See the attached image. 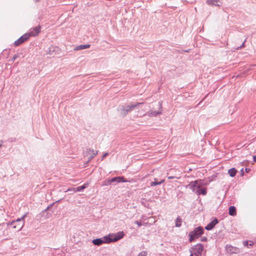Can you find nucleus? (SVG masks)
I'll list each match as a JSON object with an SVG mask.
<instances>
[{"mask_svg":"<svg viewBox=\"0 0 256 256\" xmlns=\"http://www.w3.org/2000/svg\"><path fill=\"white\" fill-rule=\"evenodd\" d=\"M202 184L203 182L202 180H197L191 182L190 184L186 186V188L191 189L194 192L198 195L202 194L205 196L206 194V188H201Z\"/></svg>","mask_w":256,"mask_h":256,"instance_id":"f257e3e1","label":"nucleus"},{"mask_svg":"<svg viewBox=\"0 0 256 256\" xmlns=\"http://www.w3.org/2000/svg\"><path fill=\"white\" fill-rule=\"evenodd\" d=\"M142 103L137 102L136 104H130L128 105L122 106L118 109L119 113L122 117L125 116L128 112L137 108L139 105Z\"/></svg>","mask_w":256,"mask_h":256,"instance_id":"f03ea898","label":"nucleus"},{"mask_svg":"<svg viewBox=\"0 0 256 256\" xmlns=\"http://www.w3.org/2000/svg\"><path fill=\"white\" fill-rule=\"evenodd\" d=\"M26 216V214H24L20 218H18L16 220V224L13 226L12 228L18 231L20 230L24 225V219Z\"/></svg>","mask_w":256,"mask_h":256,"instance_id":"7ed1b4c3","label":"nucleus"},{"mask_svg":"<svg viewBox=\"0 0 256 256\" xmlns=\"http://www.w3.org/2000/svg\"><path fill=\"white\" fill-rule=\"evenodd\" d=\"M112 242L111 238L108 236H104L102 238H96L92 240V243L96 246H100L102 244H108Z\"/></svg>","mask_w":256,"mask_h":256,"instance_id":"20e7f679","label":"nucleus"},{"mask_svg":"<svg viewBox=\"0 0 256 256\" xmlns=\"http://www.w3.org/2000/svg\"><path fill=\"white\" fill-rule=\"evenodd\" d=\"M200 236L204 233V229L202 226H198L194 231L190 232L188 236H190V241L191 242L194 239V234Z\"/></svg>","mask_w":256,"mask_h":256,"instance_id":"39448f33","label":"nucleus"},{"mask_svg":"<svg viewBox=\"0 0 256 256\" xmlns=\"http://www.w3.org/2000/svg\"><path fill=\"white\" fill-rule=\"evenodd\" d=\"M203 250V246L201 244H198L192 248V251H191V254L192 253L194 256H201V253Z\"/></svg>","mask_w":256,"mask_h":256,"instance_id":"423d86ee","label":"nucleus"},{"mask_svg":"<svg viewBox=\"0 0 256 256\" xmlns=\"http://www.w3.org/2000/svg\"><path fill=\"white\" fill-rule=\"evenodd\" d=\"M28 38L29 36L28 34H25L24 35H22L21 37H20L18 40L15 41L14 44L15 46H18L22 44L23 42H24Z\"/></svg>","mask_w":256,"mask_h":256,"instance_id":"0eeeda50","label":"nucleus"},{"mask_svg":"<svg viewBox=\"0 0 256 256\" xmlns=\"http://www.w3.org/2000/svg\"><path fill=\"white\" fill-rule=\"evenodd\" d=\"M112 240V242H116L118 240H119L122 238L124 236V233L123 232H120L116 233L114 234H112L108 236Z\"/></svg>","mask_w":256,"mask_h":256,"instance_id":"6e6552de","label":"nucleus"},{"mask_svg":"<svg viewBox=\"0 0 256 256\" xmlns=\"http://www.w3.org/2000/svg\"><path fill=\"white\" fill-rule=\"evenodd\" d=\"M40 29L41 26H36L30 30V32L27 34L29 36V38L30 36H38V34L40 32Z\"/></svg>","mask_w":256,"mask_h":256,"instance_id":"1a4fd4ad","label":"nucleus"},{"mask_svg":"<svg viewBox=\"0 0 256 256\" xmlns=\"http://www.w3.org/2000/svg\"><path fill=\"white\" fill-rule=\"evenodd\" d=\"M159 110L158 111L150 110L148 112L147 114L149 116H156L158 114H160L162 113V104L159 102L158 104Z\"/></svg>","mask_w":256,"mask_h":256,"instance_id":"9d476101","label":"nucleus"},{"mask_svg":"<svg viewBox=\"0 0 256 256\" xmlns=\"http://www.w3.org/2000/svg\"><path fill=\"white\" fill-rule=\"evenodd\" d=\"M88 186V184H84L83 186H80L77 187L76 188H69L67 190L66 192H69V191H72L74 192H80L83 190L84 189H85Z\"/></svg>","mask_w":256,"mask_h":256,"instance_id":"9b49d317","label":"nucleus"},{"mask_svg":"<svg viewBox=\"0 0 256 256\" xmlns=\"http://www.w3.org/2000/svg\"><path fill=\"white\" fill-rule=\"evenodd\" d=\"M218 223V220L216 218L214 219L212 222L209 223L206 227V230H212L214 227Z\"/></svg>","mask_w":256,"mask_h":256,"instance_id":"f8f14e48","label":"nucleus"},{"mask_svg":"<svg viewBox=\"0 0 256 256\" xmlns=\"http://www.w3.org/2000/svg\"><path fill=\"white\" fill-rule=\"evenodd\" d=\"M111 183L116 182L118 183L120 182H128L126 180H124V177L118 176L112 179H110Z\"/></svg>","mask_w":256,"mask_h":256,"instance_id":"ddd939ff","label":"nucleus"},{"mask_svg":"<svg viewBox=\"0 0 256 256\" xmlns=\"http://www.w3.org/2000/svg\"><path fill=\"white\" fill-rule=\"evenodd\" d=\"M90 47V44H82L76 46L74 48V50H80L88 48Z\"/></svg>","mask_w":256,"mask_h":256,"instance_id":"4468645a","label":"nucleus"},{"mask_svg":"<svg viewBox=\"0 0 256 256\" xmlns=\"http://www.w3.org/2000/svg\"><path fill=\"white\" fill-rule=\"evenodd\" d=\"M89 152H91V156L88 158V162L90 161L98 154V151H94L93 149H89Z\"/></svg>","mask_w":256,"mask_h":256,"instance_id":"2eb2a0df","label":"nucleus"},{"mask_svg":"<svg viewBox=\"0 0 256 256\" xmlns=\"http://www.w3.org/2000/svg\"><path fill=\"white\" fill-rule=\"evenodd\" d=\"M236 208L234 206H230L229 208V214L230 216H236Z\"/></svg>","mask_w":256,"mask_h":256,"instance_id":"dca6fc26","label":"nucleus"},{"mask_svg":"<svg viewBox=\"0 0 256 256\" xmlns=\"http://www.w3.org/2000/svg\"><path fill=\"white\" fill-rule=\"evenodd\" d=\"M218 2L219 0H207L206 3L210 5L220 6V4H218Z\"/></svg>","mask_w":256,"mask_h":256,"instance_id":"f3484780","label":"nucleus"},{"mask_svg":"<svg viewBox=\"0 0 256 256\" xmlns=\"http://www.w3.org/2000/svg\"><path fill=\"white\" fill-rule=\"evenodd\" d=\"M236 172L237 170L236 168H232L228 170V173L230 176L234 177L236 175Z\"/></svg>","mask_w":256,"mask_h":256,"instance_id":"a211bd4d","label":"nucleus"},{"mask_svg":"<svg viewBox=\"0 0 256 256\" xmlns=\"http://www.w3.org/2000/svg\"><path fill=\"white\" fill-rule=\"evenodd\" d=\"M182 220L180 217L178 216L176 220V226L180 227L182 225Z\"/></svg>","mask_w":256,"mask_h":256,"instance_id":"6ab92c4d","label":"nucleus"},{"mask_svg":"<svg viewBox=\"0 0 256 256\" xmlns=\"http://www.w3.org/2000/svg\"><path fill=\"white\" fill-rule=\"evenodd\" d=\"M154 180H155L154 182H152L150 183V186H156V185H158V184H162L164 182V180H162L161 181H160L159 182H156V178L154 179Z\"/></svg>","mask_w":256,"mask_h":256,"instance_id":"aec40b11","label":"nucleus"},{"mask_svg":"<svg viewBox=\"0 0 256 256\" xmlns=\"http://www.w3.org/2000/svg\"><path fill=\"white\" fill-rule=\"evenodd\" d=\"M110 179H106L104 181L102 184V186H108L111 184Z\"/></svg>","mask_w":256,"mask_h":256,"instance_id":"412c9836","label":"nucleus"},{"mask_svg":"<svg viewBox=\"0 0 256 256\" xmlns=\"http://www.w3.org/2000/svg\"><path fill=\"white\" fill-rule=\"evenodd\" d=\"M147 256V252L146 251L142 252L138 255V256Z\"/></svg>","mask_w":256,"mask_h":256,"instance_id":"4be33fe9","label":"nucleus"},{"mask_svg":"<svg viewBox=\"0 0 256 256\" xmlns=\"http://www.w3.org/2000/svg\"><path fill=\"white\" fill-rule=\"evenodd\" d=\"M16 224V222L15 220H12V221L11 222H8L6 224H7V226H13Z\"/></svg>","mask_w":256,"mask_h":256,"instance_id":"5701e85b","label":"nucleus"},{"mask_svg":"<svg viewBox=\"0 0 256 256\" xmlns=\"http://www.w3.org/2000/svg\"><path fill=\"white\" fill-rule=\"evenodd\" d=\"M19 57V56L18 54H14L11 60V61H12V62H14Z\"/></svg>","mask_w":256,"mask_h":256,"instance_id":"b1692460","label":"nucleus"},{"mask_svg":"<svg viewBox=\"0 0 256 256\" xmlns=\"http://www.w3.org/2000/svg\"><path fill=\"white\" fill-rule=\"evenodd\" d=\"M134 223L136 224L138 226H140L142 225V223L138 221H136Z\"/></svg>","mask_w":256,"mask_h":256,"instance_id":"393cba45","label":"nucleus"},{"mask_svg":"<svg viewBox=\"0 0 256 256\" xmlns=\"http://www.w3.org/2000/svg\"><path fill=\"white\" fill-rule=\"evenodd\" d=\"M108 152H106L104 154V155L102 156V160H104V158L106 157V156H108Z\"/></svg>","mask_w":256,"mask_h":256,"instance_id":"a878e982","label":"nucleus"},{"mask_svg":"<svg viewBox=\"0 0 256 256\" xmlns=\"http://www.w3.org/2000/svg\"><path fill=\"white\" fill-rule=\"evenodd\" d=\"M51 216H52V214H50L47 213L46 216V218H50Z\"/></svg>","mask_w":256,"mask_h":256,"instance_id":"bb28decb","label":"nucleus"},{"mask_svg":"<svg viewBox=\"0 0 256 256\" xmlns=\"http://www.w3.org/2000/svg\"><path fill=\"white\" fill-rule=\"evenodd\" d=\"M248 242H247V241H244V242H243L244 245V246H248Z\"/></svg>","mask_w":256,"mask_h":256,"instance_id":"cd10ccee","label":"nucleus"},{"mask_svg":"<svg viewBox=\"0 0 256 256\" xmlns=\"http://www.w3.org/2000/svg\"><path fill=\"white\" fill-rule=\"evenodd\" d=\"M238 252V250L236 248H234V253H236Z\"/></svg>","mask_w":256,"mask_h":256,"instance_id":"c85d7f7f","label":"nucleus"},{"mask_svg":"<svg viewBox=\"0 0 256 256\" xmlns=\"http://www.w3.org/2000/svg\"><path fill=\"white\" fill-rule=\"evenodd\" d=\"M196 234V233L194 234V238H197L199 236L197 235Z\"/></svg>","mask_w":256,"mask_h":256,"instance_id":"c756f323","label":"nucleus"},{"mask_svg":"<svg viewBox=\"0 0 256 256\" xmlns=\"http://www.w3.org/2000/svg\"><path fill=\"white\" fill-rule=\"evenodd\" d=\"M253 159H254V161L256 162V156H254Z\"/></svg>","mask_w":256,"mask_h":256,"instance_id":"7c9ffc66","label":"nucleus"},{"mask_svg":"<svg viewBox=\"0 0 256 256\" xmlns=\"http://www.w3.org/2000/svg\"><path fill=\"white\" fill-rule=\"evenodd\" d=\"M49 208H50V206H48L44 211L42 212L44 213V212L48 210L49 209Z\"/></svg>","mask_w":256,"mask_h":256,"instance_id":"2f4dec72","label":"nucleus"},{"mask_svg":"<svg viewBox=\"0 0 256 256\" xmlns=\"http://www.w3.org/2000/svg\"><path fill=\"white\" fill-rule=\"evenodd\" d=\"M206 240V238H202V241H204V240Z\"/></svg>","mask_w":256,"mask_h":256,"instance_id":"473e14b6","label":"nucleus"},{"mask_svg":"<svg viewBox=\"0 0 256 256\" xmlns=\"http://www.w3.org/2000/svg\"><path fill=\"white\" fill-rule=\"evenodd\" d=\"M174 178V176H168V179H172V178Z\"/></svg>","mask_w":256,"mask_h":256,"instance_id":"72a5a7b5","label":"nucleus"},{"mask_svg":"<svg viewBox=\"0 0 256 256\" xmlns=\"http://www.w3.org/2000/svg\"><path fill=\"white\" fill-rule=\"evenodd\" d=\"M252 245H253V242H250V246H252Z\"/></svg>","mask_w":256,"mask_h":256,"instance_id":"f704fd0d","label":"nucleus"},{"mask_svg":"<svg viewBox=\"0 0 256 256\" xmlns=\"http://www.w3.org/2000/svg\"><path fill=\"white\" fill-rule=\"evenodd\" d=\"M34 0L35 2H38L40 0Z\"/></svg>","mask_w":256,"mask_h":256,"instance_id":"c9c22d12","label":"nucleus"},{"mask_svg":"<svg viewBox=\"0 0 256 256\" xmlns=\"http://www.w3.org/2000/svg\"><path fill=\"white\" fill-rule=\"evenodd\" d=\"M1 146V145L0 144V147Z\"/></svg>","mask_w":256,"mask_h":256,"instance_id":"e433bc0d","label":"nucleus"}]
</instances>
